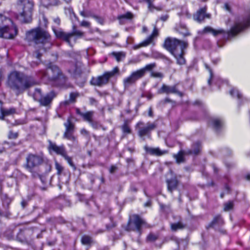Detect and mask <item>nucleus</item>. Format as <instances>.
Listing matches in <instances>:
<instances>
[{"label":"nucleus","mask_w":250,"mask_h":250,"mask_svg":"<svg viewBox=\"0 0 250 250\" xmlns=\"http://www.w3.org/2000/svg\"><path fill=\"white\" fill-rule=\"evenodd\" d=\"M18 134L16 132H10L8 137L10 139H15L17 137Z\"/></svg>","instance_id":"49530a36"},{"label":"nucleus","mask_w":250,"mask_h":250,"mask_svg":"<svg viewBox=\"0 0 250 250\" xmlns=\"http://www.w3.org/2000/svg\"><path fill=\"white\" fill-rule=\"evenodd\" d=\"M201 145L199 142H197L192 146V149L188 152V154H197L200 151Z\"/></svg>","instance_id":"b1692460"},{"label":"nucleus","mask_w":250,"mask_h":250,"mask_svg":"<svg viewBox=\"0 0 250 250\" xmlns=\"http://www.w3.org/2000/svg\"><path fill=\"white\" fill-rule=\"evenodd\" d=\"M206 67L207 68V69H208L209 71V74H210V78L209 79V80H208V83L209 84H210V81H211V79L212 77V71L211 70V69L208 67V66L207 65H206Z\"/></svg>","instance_id":"de8ad7c7"},{"label":"nucleus","mask_w":250,"mask_h":250,"mask_svg":"<svg viewBox=\"0 0 250 250\" xmlns=\"http://www.w3.org/2000/svg\"><path fill=\"white\" fill-rule=\"evenodd\" d=\"M36 83L31 77H25L22 73L18 71H13L9 75L8 84L13 90L16 91L17 94L22 92Z\"/></svg>","instance_id":"f257e3e1"},{"label":"nucleus","mask_w":250,"mask_h":250,"mask_svg":"<svg viewBox=\"0 0 250 250\" xmlns=\"http://www.w3.org/2000/svg\"><path fill=\"white\" fill-rule=\"evenodd\" d=\"M138 127V133L140 137L145 139V136H150V132L153 130L156 125L154 123H148L146 125L144 126V123L142 122H139L137 124Z\"/></svg>","instance_id":"1a4fd4ad"},{"label":"nucleus","mask_w":250,"mask_h":250,"mask_svg":"<svg viewBox=\"0 0 250 250\" xmlns=\"http://www.w3.org/2000/svg\"><path fill=\"white\" fill-rule=\"evenodd\" d=\"M36 58L37 59H38L39 60L40 59V57H41V54L39 52H37L36 54Z\"/></svg>","instance_id":"e2e57ef3"},{"label":"nucleus","mask_w":250,"mask_h":250,"mask_svg":"<svg viewBox=\"0 0 250 250\" xmlns=\"http://www.w3.org/2000/svg\"><path fill=\"white\" fill-rule=\"evenodd\" d=\"M222 222V219L220 216H218L216 217L213 221L212 222V225H214L216 223H220Z\"/></svg>","instance_id":"37998d69"},{"label":"nucleus","mask_w":250,"mask_h":250,"mask_svg":"<svg viewBox=\"0 0 250 250\" xmlns=\"http://www.w3.org/2000/svg\"><path fill=\"white\" fill-rule=\"evenodd\" d=\"M64 125L65 127V131L63 135L65 138H67L72 141H75V138L71 135V131L73 129V125L68 119L67 121L64 123Z\"/></svg>","instance_id":"f8f14e48"},{"label":"nucleus","mask_w":250,"mask_h":250,"mask_svg":"<svg viewBox=\"0 0 250 250\" xmlns=\"http://www.w3.org/2000/svg\"><path fill=\"white\" fill-rule=\"evenodd\" d=\"M179 32L184 36H187L190 35L189 33L185 26L181 27V28L179 30Z\"/></svg>","instance_id":"72a5a7b5"},{"label":"nucleus","mask_w":250,"mask_h":250,"mask_svg":"<svg viewBox=\"0 0 250 250\" xmlns=\"http://www.w3.org/2000/svg\"><path fill=\"white\" fill-rule=\"evenodd\" d=\"M152 77L154 78H161L163 77V74L160 72H152L151 74Z\"/></svg>","instance_id":"c03bdc74"},{"label":"nucleus","mask_w":250,"mask_h":250,"mask_svg":"<svg viewBox=\"0 0 250 250\" xmlns=\"http://www.w3.org/2000/svg\"><path fill=\"white\" fill-rule=\"evenodd\" d=\"M41 73L42 77H47L51 80L60 79L62 76L58 67L52 63H50L46 72L41 71Z\"/></svg>","instance_id":"6e6552de"},{"label":"nucleus","mask_w":250,"mask_h":250,"mask_svg":"<svg viewBox=\"0 0 250 250\" xmlns=\"http://www.w3.org/2000/svg\"><path fill=\"white\" fill-rule=\"evenodd\" d=\"M123 130L124 132L127 133H130V128L127 125H124L123 127Z\"/></svg>","instance_id":"3c124183"},{"label":"nucleus","mask_w":250,"mask_h":250,"mask_svg":"<svg viewBox=\"0 0 250 250\" xmlns=\"http://www.w3.org/2000/svg\"><path fill=\"white\" fill-rule=\"evenodd\" d=\"M48 149L50 151H53L57 154L62 156L66 152L63 146H58L49 141Z\"/></svg>","instance_id":"2eb2a0df"},{"label":"nucleus","mask_w":250,"mask_h":250,"mask_svg":"<svg viewBox=\"0 0 250 250\" xmlns=\"http://www.w3.org/2000/svg\"><path fill=\"white\" fill-rule=\"evenodd\" d=\"M80 65V63L79 62L76 64V65L73 67L71 69L70 71L73 73H76L79 72V67Z\"/></svg>","instance_id":"a19ab883"},{"label":"nucleus","mask_w":250,"mask_h":250,"mask_svg":"<svg viewBox=\"0 0 250 250\" xmlns=\"http://www.w3.org/2000/svg\"><path fill=\"white\" fill-rule=\"evenodd\" d=\"M148 115L150 117L152 116V110L151 108L149 109Z\"/></svg>","instance_id":"bf43d9fd"},{"label":"nucleus","mask_w":250,"mask_h":250,"mask_svg":"<svg viewBox=\"0 0 250 250\" xmlns=\"http://www.w3.org/2000/svg\"><path fill=\"white\" fill-rule=\"evenodd\" d=\"M70 34H73L74 35V37L75 38V40L74 41V38L70 39L71 43L69 44L72 46L73 43H75L78 37H81L83 36V33L80 31H74L72 33Z\"/></svg>","instance_id":"bb28decb"},{"label":"nucleus","mask_w":250,"mask_h":250,"mask_svg":"<svg viewBox=\"0 0 250 250\" xmlns=\"http://www.w3.org/2000/svg\"><path fill=\"white\" fill-rule=\"evenodd\" d=\"M167 185L168 190L170 192H172V191L176 188L178 182L176 178L174 177L172 178L170 180H167Z\"/></svg>","instance_id":"aec40b11"},{"label":"nucleus","mask_w":250,"mask_h":250,"mask_svg":"<svg viewBox=\"0 0 250 250\" xmlns=\"http://www.w3.org/2000/svg\"><path fill=\"white\" fill-rule=\"evenodd\" d=\"M54 21L55 23H56L58 25L60 24V20L59 18H56L54 20Z\"/></svg>","instance_id":"4d7b16f0"},{"label":"nucleus","mask_w":250,"mask_h":250,"mask_svg":"<svg viewBox=\"0 0 250 250\" xmlns=\"http://www.w3.org/2000/svg\"><path fill=\"white\" fill-rule=\"evenodd\" d=\"M133 223L136 227L137 230L140 232L141 226L145 223L144 221L137 215L133 216Z\"/></svg>","instance_id":"6ab92c4d"},{"label":"nucleus","mask_w":250,"mask_h":250,"mask_svg":"<svg viewBox=\"0 0 250 250\" xmlns=\"http://www.w3.org/2000/svg\"><path fill=\"white\" fill-rule=\"evenodd\" d=\"M42 97L41 91L39 89H36L34 93L33 94V97L36 101H39Z\"/></svg>","instance_id":"7c9ffc66"},{"label":"nucleus","mask_w":250,"mask_h":250,"mask_svg":"<svg viewBox=\"0 0 250 250\" xmlns=\"http://www.w3.org/2000/svg\"><path fill=\"white\" fill-rule=\"evenodd\" d=\"M161 20L164 21H165L167 20V16H163V17H161Z\"/></svg>","instance_id":"680f3d73"},{"label":"nucleus","mask_w":250,"mask_h":250,"mask_svg":"<svg viewBox=\"0 0 250 250\" xmlns=\"http://www.w3.org/2000/svg\"><path fill=\"white\" fill-rule=\"evenodd\" d=\"M113 55L118 62L120 61L121 59L125 57V56L121 53H113Z\"/></svg>","instance_id":"ea45409f"},{"label":"nucleus","mask_w":250,"mask_h":250,"mask_svg":"<svg viewBox=\"0 0 250 250\" xmlns=\"http://www.w3.org/2000/svg\"><path fill=\"white\" fill-rule=\"evenodd\" d=\"M76 112L78 114L81 115L82 117V114H83V113L81 112L79 109H77Z\"/></svg>","instance_id":"052dcab7"},{"label":"nucleus","mask_w":250,"mask_h":250,"mask_svg":"<svg viewBox=\"0 0 250 250\" xmlns=\"http://www.w3.org/2000/svg\"><path fill=\"white\" fill-rule=\"evenodd\" d=\"M145 74L144 69H139L132 72L131 74L134 81L136 82L138 80L141 78Z\"/></svg>","instance_id":"412c9836"},{"label":"nucleus","mask_w":250,"mask_h":250,"mask_svg":"<svg viewBox=\"0 0 250 250\" xmlns=\"http://www.w3.org/2000/svg\"><path fill=\"white\" fill-rule=\"evenodd\" d=\"M212 124L213 126L216 129H219L222 125V121L218 119H213L212 120Z\"/></svg>","instance_id":"cd10ccee"},{"label":"nucleus","mask_w":250,"mask_h":250,"mask_svg":"<svg viewBox=\"0 0 250 250\" xmlns=\"http://www.w3.org/2000/svg\"><path fill=\"white\" fill-rule=\"evenodd\" d=\"M158 35V30L156 28V27H154L153 32L152 34L149 36L146 40L140 43L141 46H146L149 44L151 42H152L153 41V39L154 37H156Z\"/></svg>","instance_id":"f3484780"},{"label":"nucleus","mask_w":250,"mask_h":250,"mask_svg":"<svg viewBox=\"0 0 250 250\" xmlns=\"http://www.w3.org/2000/svg\"><path fill=\"white\" fill-rule=\"evenodd\" d=\"M90 102L91 104H94L96 103V101L93 98H90Z\"/></svg>","instance_id":"13d9d810"},{"label":"nucleus","mask_w":250,"mask_h":250,"mask_svg":"<svg viewBox=\"0 0 250 250\" xmlns=\"http://www.w3.org/2000/svg\"><path fill=\"white\" fill-rule=\"evenodd\" d=\"M177 163H181L184 162V152L180 151L177 154L174 155Z\"/></svg>","instance_id":"2f4dec72"},{"label":"nucleus","mask_w":250,"mask_h":250,"mask_svg":"<svg viewBox=\"0 0 250 250\" xmlns=\"http://www.w3.org/2000/svg\"><path fill=\"white\" fill-rule=\"evenodd\" d=\"M42 162V158L37 155L29 154L26 158V168L30 172L33 168L37 167Z\"/></svg>","instance_id":"9d476101"},{"label":"nucleus","mask_w":250,"mask_h":250,"mask_svg":"<svg viewBox=\"0 0 250 250\" xmlns=\"http://www.w3.org/2000/svg\"><path fill=\"white\" fill-rule=\"evenodd\" d=\"M18 30L11 19L0 14V38L12 39L17 34Z\"/></svg>","instance_id":"20e7f679"},{"label":"nucleus","mask_w":250,"mask_h":250,"mask_svg":"<svg viewBox=\"0 0 250 250\" xmlns=\"http://www.w3.org/2000/svg\"><path fill=\"white\" fill-rule=\"evenodd\" d=\"M146 1L148 4V8L149 10L151 11H152L154 9L159 10V9L157 8H155L154 6L152 4L153 1L152 0H144Z\"/></svg>","instance_id":"4c0bfd02"},{"label":"nucleus","mask_w":250,"mask_h":250,"mask_svg":"<svg viewBox=\"0 0 250 250\" xmlns=\"http://www.w3.org/2000/svg\"><path fill=\"white\" fill-rule=\"evenodd\" d=\"M229 93L230 94L234 97H236L238 98H240L241 97V94L239 93V92L237 89L235 88L232 89L230 91Z\"/></svg>","instance_id":"473e14b6"},{"label":"nucleus","mask_w":250,"mask_h":250,"mask_svg":"<svg viewBox=\"0 0 250 250\" xmlns=\"http://www.w3.org/2000/svg\"><path fill=\"white\" fill-rule=\"evenodd\" d=\"M206 11V9L205 8H202L197 11L196 14L193 16L194 20L198 22H200L204 19L205 17H208L207 15L205 14Z\"/></svg>","instance_id":"a211bd4d"},{"label":"nucleus","mask_w":250,"mask_h":250,"mask_svg":"<svg viewBox=\"0 0 250 250\" xmlns=\"http://www.w3.org/2000/svg\"><path fill=\"white\" fill-rule=\"evenodd\" d=\"M81 25L83 27H89L90 26V23L87 21H83L81 22Z\"/></svg>","instance_id":"09e8293b"},{"label":"nucleus","mask_w":250,"mask_h":250,"mask_svg":"<svg viewBox=\"0 0 250 250\" xmlns=\"http://www.w3.org/2000/svg\"><path fill=\"white\" fill-rule=\"evenodd\" d=\"M247 179L248 180H250V174H249L246 176Z\"/></svg>","instance_id":"338daca9"},{"label":"nucleus","mask_w":250,"mask_h":250,"mask_svg":"<svg viewBox=\"0 0 250 250\" xmlns=\"http://www.w3.org/2000/svg\"><path fill=\"white\" fill-rule=\"evenodd\" d=\"M233 204L231 202H228L224 204V210L229 211L233 208Z\"/></svg>","instance_id":"c9c22d12"},{"label":"nucleus","mask_w":250,"mask_h":250,"mask_svg":"<svg viewBox=\"0 0 250 250\" xmlns=\"http://www.w3.org/2000/svg\"><path fill=\"white\" fill-rule=\"evenodd\" d=\"M204 32L207 33L209 32L212 34L214 36H217L219 34H223L225 33V31L223 29L215 30L210 27H206L204 28Z\"/></svg>","instance_id":"4be33fe9"},{"label":"nucleus","mask_w":250,"mask_h":250,"mask_svg":"<svg viewBox=\"0 0 250 250\" xmlns=\"http://www.w3.org/2000/svg\"><path fill=\"white\" fill-rule=\"evenodd\" d=\"M81 133L83 134H87V131L85 129H83L81 130Z\"/></svg>","instance_id":"0e129e2a"},{"label":"nucleus","mask_w":250,"mask_h":250,"mask_svg":"<svg viewBox=\"0 0 250 250\" xmlns=\"http://www.w3.org/2000/svg\"><path fill=\"white\" fill-rule=\"evenodd\" d=\"M119 71V69L117 67H115L113 69L109 72H105L103 75L99 76L97 78H93L90 83L92 85L102 86L104 84H106L109 79L113 77Z\"/></svg>","instance_id":"423d86ee"},{"label":"nucleus","mask_w":250,"mask_h":250,"mask_svg":"<svg viewBox=\"0 0 250 250\" xmlns=\"http://www.w3.org/2000/svg\"><path fill=\"white\" fill-rule=\"evenodd\" d=\"M77 97V94H75V93H71L70 94V102H74L75 98H76Z\"/></svg>","instance_id":"8fccbe9b"},{"label":"nucleus","mask_w":250,"mask_h":250,"mask_svg":"<svg viewBox=\"0 0 250 250\" xmlns=\"http://www.w3.org/2000/svg\"><path fill=\"white\" fill-rule=\"evenodd\" d=\"M57 4L56 0H48V5H55Z\"/></svg>","instance_id":"6e6d98bb"},{"label":"nucleus","mask_w":250,"mask_h":250,"mask_svg":"<svg viewBox=\"0 0 250 250\" xmlns=\"http://www.w3.org/2000/svg\"><path fill=\"white\" fill-rule=\"evenodd\" d=\"M184 228V226L181 222L171 224V229L174 231H176L178 229H182Z\"/></svg>","instance_id":"c756f323"},{"label":"nucleus","mask_w":250,"mask_h":250,"mask_svg":"<svg viewBox=\"0 0 250 250\" xmlns=\"http://www.w3.org/2000/svg\"><path fill=\"white\" fill-rule=\"evenodd\" d=\"M157 239V236L152 234H150L147 237V239L150 241H153Z\"/></svg>","instance_id":"a18cd8bd"},{"label":"nucleus","mask_w":250,"mask_h":250,"mask_svg":"<svg viewBox=\"0 0 250 250\" xmlns=\"http://www.w3.org/2000/svg\"><path fill=\"white\" fill-rule=\"evenodd\" d=\"M3 114H2V119L4 118V117L12 115L16 113V109L14 108H11L9 109H4L3 108L2 109Z\"/></svg>","instance_id":"a878e982"},{"label":"nucleus","mask_w":250,"mask_h":250,"mask_svg":"<svg viewBox=\"0 0 250 250\" xmlns=\"http://www.w3.org/2000/svg\"><path fill=\"white\" fill-rule=\"evenodd\" d=\"M117 168L115 166H112L109 169L110 173H113L116 170Z\"/></svg>","instance_id":"864d4df0"},{"label":"nucleus","mask_w":250,"mask_h":250,"mask_svg":"<svg viewBox=\"0 0 250 250\" xmlns=\"http://www.w3.org/2000/svg\"><path fill=\"white\" fill-rule=\"evenodd\" d=\"M2 109H3L2 103L1 101H0V119H2V114H3Z\"/></svg>","instance_id":"603ef678"},{"label":"nucleus","mask_w":250,"mask_h":250,"mask_svg":"<svg viewBox=\"0 0 250 250\" xmlns=\"http://www.w3.org/2000/svg\"><path fill=\"white\" fill-rule=\"evenodd\" d=\"M21 11L20 12L17 18L21 22L27 23L32 20V13L33 3L29 0H24L21 5Z\"/></svg>","instance_id":"39448f33"},{"label":"nucleus","mask_w":250,"mask_h":250,"mask_svg":"<svg viewBox=\"0 0 250 250\" xmlns=\"http://www.w3.org/2000/svg\"><path fill=\"white\" fill-rule=\"evenodd\" d=\"M93 114L94 112L93 111H88L86 113H83V114H82V117L83 119L91 124L93 126H94L92 122Z\"/></svg>","instance_id":"5701e85b"},{"label":"nucleus","mask_w":250,"mask_h":250,"mask_svg":"<svg viewBox=\"0 0 250 250\" xmlns=\"http://www.w3.org/2000/svg\"><path fill=\"white\" fill-rule=\"evenodd\" d=\"M81 15H82L83 17H86V15H85V14H84V13L83 12H81Z\"/></svg>","instance_id":"774afa93"},{"label":"nucleus","mask_w":250,"mask_h":250,"mask_svg":"<svg viewBox=\"0 0 250 250\" xmlns=\"http://www.w3.org/2000/svg\"><path fill=\"white\" fill-rule=\"evenodd\" d=\"M82 243L84 245L89 244L91 242V238L88 236H83L82 238Z\"/></svg>","instance_id":"f704fd0d"},{"label":"nucleus","mask_w":250,"mask_h":250,"mask_svg":"<svg viewBox=\"0 0 250 250\" xmlns=\"http://www.w3.org/2000/svg\"><path fill=\"white\" fill-rule=\"evenodd\" d=\"M62 156L64 158L65 160L67 162V163L71 167H74V165L73 164L71 158L66 155V152L64 153V155H62Z\"/></svg>","instance_id":"58836bf2"},{"label":"nucleus","mask_w":250,"mask_h":250,"mask_svg":"<svg viewBox=\"0 0 250 250\" xmlns=\"http://www.w3.org/2000/svg\"><path fill=\"white\" fill-rule=\"evenodd\" d=\"M94 18L95 19V20L100 24L103 23V19L97 17V16H94Z\"/></svg>","instance_id":"5fc2aeb1"},{"label":"nucleus","mask_w":250,"mask_h":250,"mask_svg":"<svg viewBox=\"0 0 250 250\" xmlns=\"http://www.w3.org/2000/svg\"><path fill=\"white\" fill-rule=\"evenodd\" d=\"M146 30H147V28L146 27L144 26V27H143V31L144 32H146Z\"/></svg>","instance_id":"69168bd1"},{"label":"nucleus","mask_w":250,"mask_h":250,"mask_svg":"<svg viewBox=\"0 0 250 250\" xmlns=\"http://www.w3.org/2000/svg\"><path fill=\"white\" fill-rule=\"evenodd\" d=\"M155 65L154 63H151L146 65L144 68H142V69H144L145 73L146 72V70H150L152 68H153L155 67Z\"/></svg>","instance_id":"79ce46f5"},{"label":"nucleus","mask_w":250,"mask_h":250,"mask_svg":"<svg viewBox=\"0 0 250 250\" xmlns=\"http://www.w3.org/2000/svg\"><path fill=\"white\" fill-rule=\"evenodd\" d=\"M55 97V93L52 91L44 96H42L39 102L42 105L47 106L49 104L53 99Z\"/></svg>","instance_id":"dca6fc26"},{"label":"nucleus","mask_w":250,"mask_h":250,"mask_svg":"<svg viewBox=\"0 0 250 250\" xmlns=\"http://www.w3.org/2000/svg\"><path fill=\"white\" fill-rule=\"evenodd\" d=\"M250 26V14L242 21H236L228 32L229 36H234Z\"/></svg>","instance_id":"0eeeda50"},{"label":"nucleus","mask_w":250,"mask_h":250,"mask_svg":"<svg viewBox=\"0 0 250 250\" xmlns=\"http://www.w3.org/2000/svg\"><path fill=\"white\" fill-rule=\"evenodd\" d=\"M159 93L166 94L176 93L180 96H182V94L177 90L175 86H168L165 84L163 85L159 90Z\"/></svg>","instance_id":"4468645a"},{"label":"nucleus","mask_w":250,"mask_h":250,"mask_svg":"<svg viewBox=\"0 0 250 250\" xmlns=\"http://www.w3.org/2000/svg\"><path fill=\"white\" fill-rule=\"evenodd\" d=\"M123 83L125 87L126 88L134 83L135 82H134L132 76L130 75L129 76L124 79Z\"/></svg>","instance_id":"393cba45"},{"label":"nucleus","mask_w":250,"mask_h":250,"mask_svg":"<svg viewBox=\"0 0 250 250\" xmlns=\"http://www.w3.org/2000/svg\"><path fill=\"white\" fill-rule=\"evenodd\" d=\"M188 46V43L176 38H167L164 43V47L168 50L177 60L180 65L185 64V60L183 57L184 50Z\"/></svg>","instance_id":"f03ea898"},{"label":"nucleus","mask_w":250,"mask_h":250,"mask_svg":"<svg viewBox=\"0 0 250 250\" xmlns=\"http://www.w3.org/2000/svg\"><path fill=\"white\" fill-rule=\"evenodd\" d=\"M55 168L57 170V174L60 175L63 170V167L57 162H55Z\"/></svg>","instance_id":"e433bc0d"},{"label":"nucleus","mask_w":250,"mask_h":250,"mask_svg":"<svg viewBox=\"0 0 250 250\" xmlns=\"http://www.w3.org/2000/svg\"><path fill=\"white\" fill-rule=\"evenodd\" d=\"M26 39L28 41L33 42L35 44H42L45 50L49 48L52 45L50 35L40 28H36L27 32Z\"/></svg>","instance_id":"7ed1b4c3"},{"label":"nucleus","mask_w":250,"mask_h":250,"mask_svg":"<svg viewBox=\"0 0 250 250\" xmlns=\"http://www.w3.org/2000/svg\"><path fill=\"white\" fill-rule=\"evenodd\" d=\"M145 149L150 155L160 156L167 153V151L165 150H161L158 147H150L147 146H145Z\"/></svg>","instance_id":"ddd939ff"},{"label":"nucleus","mask_w":250,"mask_h":250,"mask_svg":"<svg viewBox=\"0 0 250 250\" xmlns=\"http://www.w3.org/2000/svg\"><path fill=\"white\" fill-rule=\"evenodd\" d=\"M53 30L57 38L64 40L69 44L71 43L70 39L74 38V40H75V38L73 34L65 33L61 29H56L53 28Z\"/></svg>","instance_id":"9b49d317"},{"label":"nucleus","mask_w":250,"mask_h":250,"mask_svg":"<svg viewBox=\"0 0 250 250\" xmlns=\"http://www.w3.org/2000/svg\"><path fill=\"white\" fill-rule=\"evenodd\" d=\"M133 17L132 14L130 12H127V13L122 15L118 17V20L120 21V22L122 23L124 19L129 20L132 19Z\"/></svg>","instance_id":"c85d7f7f"}]
</instances>
